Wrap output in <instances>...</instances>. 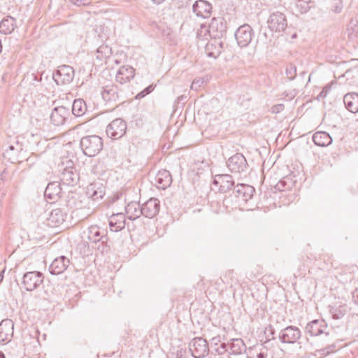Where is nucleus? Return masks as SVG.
<instances>
[{
	"label": "nucleus",
	"instance_id": "obj_6",
	"mask_svg": "<svg viewBox=\"0 0 358 358\" xmlns=\"http://www.w3.org/2000/svg\"><path fill=\"white\" fill-rule=\"evenodd\" d=\"M74 75L75 72L73 67L69 65H62L55 71L52 78L57 85H66L73 81Z\"/></svg>",
	"mask_w": 358,
	"mask_h": 358
},
{
	"label": "nucleus",
	"instance_id": "obj_24",
	"mask_svg": "<svg viewBox=\"0 0 358 358\" xmlns=\"http://www.w3.org/2000/svg\"><path fill=\"white\" fill-rule=\"evenodd\" d=\"M134 69L131 66L125 65L119 69L115 78L117 82L120 84H124L129 82L132 78H134Z\"/></svg>",
	"mask_w": 358,
	"mask_h": 358
},
{
	"label": "nucleus",
	"instance_id": "obj_42",
	"mask_svg": "<svg viewBox=\"0 0 358 358\" xmlns=\"http://www.w3.org/2000/svg\"><path fill=\"white\" fill-rule=\"evenodd\" d=\"M154 90V86L152 85H150L145 87L143 90L138 93L136 96V99H141L143 97H145L146 95L149 94L150 92H152Z\"/></svg>",
	"mask_w": 358,
	"mask_h": 358
},
{
	"label": "nucleus",
	"instance_id": "obj_47",
	"mask_svg": "<svg viewBox=\"0 0 358 358\" xmlns=\"http://www.w3.org/2000/svg\"><path fill=\"white\" fill-rule=\"evenodd\" d=\"M331 90V86L327 85H326L322 91L318 95V98H321V99H324L327 96V93L330 91Z\"/></svg>",
	"mask_w": 358,
	"mask_h": 358
},
{
	"label": "nucleus",
	"instance_id": "obj_54",
	"mask_svg": "<svg viewBox=\"0 0 358 358\" xmlns=\"http://www.w3.org/2000/svg\"><path fill=\"white\" fill-rule=\"evenodd\" d=\"M0 358H6L5 355L1 351H0Z\"/></svg>",
	"mask_w": 358,
	"mask_h": 358
},
{
	"label": "nucleus",
	"instance_id": "obj_32",
	"mask_svg": "<svg viewBox=\"0 0 358 358\" xmlns=\"http://www.w3.org/2000/svg\"><path fill=\"white\" fill-rule=\"evenodd\" d=\"M125 211L127 218L131 220H135L142 215L141 206L139 202H129L125 207Z\"/></svg>",
	"mask_w": 358,
	"mask_h": 358
},
{
	"label": "nucleus",
	"instance_id": "obj_26",
	"mask_svg": "<svg viewBox=\"0 0 358 358\" xmlns=\"http://www.w3.org/2000/svg\"><path fill=\"white\" fill-rule=\"evenodd\" d=\"M125 215L123 213L113 214L109 218V227L111 231L117 232L125 227Z\"/></svg>",
	"mask_w": 358,
	"mask_h": 358
},
{
	"label": "nucleus",
	"instance_id": "obj_46",
	"mask_svg": "<svg viewBox=\"0 0 358 358\" xmlns=\"http://www.w3.org/2000/svg\"><path fill=\"white\" fill-rule=\"evenodd\" d=\"M69 2L78 6H87L91 2V0H68Z\"/></svg>",
	"mask_w": 358,
	"mask_h": 358
},
{
	"label": "nucleus",
	"instance_id": "obj_3",
	"mask_svg": "<svg viewBox=\"0 0 358 358\" xmlns=\"http://www.w3.org/2000/svg\"><path fill=\"white\" fill-rule=\"evenodd\" d=\"M201 29H205V31L209 34V36L214 39H221L224 37L227 33V22L222 17H214L211 23L207 27L202 24Z\"/></svg>",
	"mask_w": 358,
	"mask_h": 358
},
{
	"label": "nucleus",
	"instance_id": "obj_1",
	"mask_svg": "<svg viewBox=\"0 0 358 358\" xmlns=\"http://www.w3.org/2000/svg\"><path fill=\"white\" fill-rule=\"evenodd\" d=\"M87 240L94 245L93 248L97 249L101 253L106 252L109 250L107 243L108 241V236L103 230L101 231L100 228L97 225H92L87 229Z\"/></svg>",
	"mask_w": 358,
	"mask_h": 358
},
{
	"label": "nucleus",
	"instance_id": "obj_55",
	"mask_svg": "<svg viewBox=\"0 0 358 358\" xmlns=\"http://www.w3.org/2000/svg\"><path fill=\"white\" fill-rule=\"evenodd\" d=\"M263 36H264V38H265V39H266V40L268 39V34H267L266 32H264V33L263 34Z\"/></svg>",
	"mask_w": 358,
	"mask_h": 358
},
{
	"label": "nucleus",
	"instance_id": "obj_22",
	"mask_svg": "<svg viewBox=\"0 0 358 358\" xmlns=\"http://www.w3.org/2000/svg\"><path fill=\"white\" fill-rule=\"evenodd\" d=\"M67 213L61 208L53 209L47 218L48 225L51 227L60 226L66 220Z\"/></svg>",
	"mask_w": 358,
	"mask_h": 358
},
{
	"label": "nucleus",
	"instance_id": "obj_35",
	"mask_svg": "<svg viewBox=\"0 0 358 358\" xmlns=\"http://www.w3.org/2000/svg\"><path fill=\"white\" fill-rule=\"evenodd\" d=\"M111 55L112 48L106 44L101 45L96 51V57L101 62L107 59Z\"/></svg>",
	"mask_w": 358,
	"mask_h": 358
},
{
	"label": "nucleus",
	"instance_id": "obj_52",
	"mask_svg": "<svg viewBox=\"0 0 358 358\" xmlns=\"http://www.w3.org/2000/svg\"><path fill=\"white\" fill-rule=\"evenodd\" d=\"M3 273H4V269L3 271H1V272L0 273V282L3 280Z\"/></svg>",
	"mask_w": 358,
	"mask_h": 358
},
{
	"label": "nucleus",
	"instance_id": "obj_15",
	"mask_svg": "<svg viewBox=\"0 0 358 358\" xmlns=\"http://www.w3.org/2000/svg\"><path fill=\"white\" fill-rule=\"evenodd\" d=\"M255 192V189L249 185L238 183L234 185L232 193L239 200L247 202Z\"/></svg>",
	"mask_w": 358,
	"mask_h": 358
},
{
	"label": "nucleus",
	"instance_id": "obj_45",
	"mask_svg": "<svg viewBox=\"0 0 358 358\" xmlns=\"http://www.w3.org/2000/svg\"><path fill=\"white\" fill-rule=\"evenodd\" d=\"M343 7V1L342 0H334V5L332 6V10L336 13H340L342 11Z\"/></svg>",
	"mask_w": 358,
	"mask_h": 358
},
{
	"label": "nucleus",
	"instance_id": "obj_33",
	"mask_svg": "<svg viewBox=\"0 0 358 358\" xmlns=\"http://www.w3.org/2000/svg\"><path fill=\"white\" fill-rule=\"evenodd\" d=\"M17 27L15 19L8 16L3 18L0 22V32L7 35L11 34Z\"/></svg>",
	"mask_w": 358,
	"mask_h": 358
},
{
	"label": "nucleus",
	"instance_id": "obj_53",
	"mask_svg": "<svg viewBox=\"0 0 358 358\" xmlns=\"http://www.w3.org/2000/svg\"><path fill=\"white\" fill-rule=\"evenodd\" d=\"M155 3H157V4H159L160 3H162V1H164V0H152Z\"/></svg>",
	"mask_w": 358,
	"mask_h": 358
},
{
	"label": "nucleus",
	"instance_id": "obj_17",
	"mask_svg": "<svg viewBox=\"0 0 358 358\" xmlns=\"http://www.w3.org/2000/svg\"><path fill=\"white\" fill-rule=\"evenodd\" d=\"M327 327L324 320H313L306 324L305 332L310 336H317L322 334L328 336L329 333L325 331Z\"/></svg>",
	"mask_w": 358,
	"mask_h": 358
},
{
	"label": "nucleus",
	"instance_id": "obj_10",
	"mask_svg": "<svg viewBox=\"0 0 358 358\" xmlns=\"http://www.w3.org/2000/svg\"><path fill=\"white\" fill-rule=\"evenodd\" d=\"M189 348L194 358H203L209 352L208 342L201 337L193 338L189 343Z\"/></svg>",
	"mask_w": 358,
	"mask_h": 358
},
{
	"label": "nucleus",
	"instance_id": "obj_39",
	"mask_svg": "<svg viewBox=\"0 0 358 358\" xmlns=\"http://www.w3.org/2000/svg\"><path fill=\"white\" fill-rule=\"evenodd\" d=\"M311 0H297L296 3V8L300 13H306L312 6Z\"/></svg>",
	"mask_w": 358,
	"mask_h": 358
},
{
	"label": "nucleus",
	"instance_id": "obj_12",
	"mask_svg": "<svg viewBox=\"0 0 358 358\" xmlns=\"http://www.w3.org/2000/svg\"><path fill=\"white\" fill-rule=\"evenodd\" d=\"M301 336V330L295 326H287L282 329L279 334V340L282 343L294 344Z\"/></svg>",
	"mask_w": 358,
	"mask_h": 358
},
{
	"label": "nucleus",
	"instance_id": "obj_2",
	"mask_svg": "<svg viewBox=\"0 0 358 358\" xmlns=\"http://www.w3.org/2000/svg\"><path fill=\"white\" fill-rule=\"evenodd\" d=\"M102 138L97 135L83 136L80 141V147L83 154L87 157H94L103 149Z\"/></svg>",
	"mask_w": 358,
	"mask_h": 358
},
{
	"label": "nucleus",
	"instance_id": "obj_13",
	"mask_svg": "<svg viewBox=\"0 0 358 358\" xmlns=\"http://www.w3.org/2000/svg\"><path fill=\"white\" fill-rule=\"evenodd\" d=\"M106 187L103 180H97L86 187V195L93 201H98L105 195Z\"/></svg>",
	"mask_w": 358,
	"mask_h": 358
},
{
	"label": "nucleus",
	"instance_id": "obj_25",
	"mask_svg": "<svg viewBox=\"0 0 358 358\" xmlns=\"http://www.w3.org/2000/svg\"><path fill=\"white\" fill-rule=\"evenodd\" d=\"M229 353L233 355H240L247 350L246 345L241 338H231L227 341Z\"/></svg>",
	"mask_w": 358,
	"mask_h": 358
},
{
	"label": "nucleus",
	"instance_id": "obj_38",
	"mask_svg": "<svg viewBox=\"0 0 358 358\" xmlns=\"http://www.w3.org/2000/svg\"><path fill=\"white\" fill-rule=\"evenodd\" d=\"M292 185V182L289 178H282L275 184L274 188L279 192H283L291 189Z\"/></svg>",
	"mask_w": 358,
	"mask_h": 358
},
{
	"label": "nucleus",
	"instance_id": "obj_28",
	"mask_svg": "<svg viewBox=\"0 0 358 358\" xmlns=\"http://www.w3.org/2000/svg\"><path fill=\"white\" fill-rule=\"evenodd\" d=\"M223 49V43L220 41L208 42L206 45V54L208 57L216 58L222 52Z\"/></svg>",
	"mask_w": 358,
	"mask_h": 358
},
{
	"label": "nucleus",
	"instance_id": "obj_58",
	"mask_svg": "<svg viewBox=\"0 0 358 358\" xmlns=\"http://www.w3.org/2000/svg\"><path fill=\"white\" fill-rule=\"evenodd\" d=\"M68 205H69V206L72 207V205H71V201H68Z\"/></svg>",
	"mask_w": 358,
	"mask_h": 358
},
{
	"label": "nucleus",
	"instance_id": "obj_27",
	"mask_svg": "<svg viewBox=\"0 0 358 358\" xmlns=\"http://www.w3.org/2000/svg\"><path fill=\"white\" fill-rule=\"evenodd\" d=\"M62 188L58 182H52L48 183L45 192L44 196L50 200H55L61 196Z\"/></svg>",
	"mask_w": 358,
	"mask_h": 358
},
{
	"label": "nucleus",
	"instance_id": "obj_57",
	"mask_svg": "<svg viewBox=\"0 0 358 358\" xmlns=\"http://www.w3.org/2000/svg\"><path fill=\"white\" fill-rule=\"evenodd\" d=\"M250 355H252V356H256L257 357V352H250Z\"/></svg>",
	"mask_w": 358,
	"mask_h": 358
},
{
	"label": "nucleus",
	"instance_id": "obj_4",
	"mask_svg": "<svg viewBox=\"0 0 358 358\" xmlns=\"http://www.w3.org/2000/svg\"><path fill=\"white\" fill-rule=\"evenodd\" d=\"M44 280V275L41 271L26 272L22 276V287L28 292L37 289Z\"/></svg>",
	"mask_w": 358,
	"mask_h": 358
},
{
	"label": "nucleus",
	"instance_id": "obj_19",
	"mask_svg": "<svg viewBox=\"0 0 358 358\" xmlns=\"http://www.w3.org/2000/svg\"><path fill=\"white\" fill-rule=\"evenodd\" d=\"M13 322L10 319L3 320L0 322V342L8 343L13 336Z\"/></svg>",
	"mask_w": 358,
	"mask_h": 358
},
{
	"label": "nucleus",
	"instance_id": "obj_11",
	"mask_svg": "<svg viewBox=\"0 0 358 358\" xmlns=\"http://www.w3.org/2000/svg\"><path fill=\"white\" fill-rule=\"evenodd\" d=\"M127 130V123L121 118L113 120L106 128V134L113 139H118L123 136Z\"/></svg>",
	"mask_w": 358,
	"mask_h": 358
},
{
	"label": "nucleus",
	"instance_id": "obj_43",
	"mask_svg": "<svg viewBox=\"0 0 358 358\" xmlns=\"http://www.w3.org/2000/svg\"><path fill=\"white\" fill-rule=\"evenodd\" d=\"M22 150V148H21V145H18V143H17V147H15L13 145H10L4 152V157H8V159H10V152H18L19 150Z\"/></svg>",
	"mask_w": 358,
	"mask_h": 358
},
{
	"label": "nucleus",
	"instance_id": "obj_37",
	"mask_svg": "<svg viewBox=\"0 0 358 358\" xmlns=\"http://www.w3.org/2000/svg\"><path fill=\"white\" fill-rule=\"evenodd\" d=\"M270 339H268L264 343L257 344L252 348H249V352H257V358H266L267 357V348L265 344L268 343Z\"/></svg>",
	"mask_w": 358,
	"mask_h": 358
},
{
	"label": "nucleus",
	"instance_id": "obj_51",
	"mask_svg": "<svg viewBox=\"0 0 358 358\" xmlns=\"http://www.w3.org/2000/svg\"><path fill=\"white\" fill-rule=\"evenodd\" d=\"M268 329H269V330H270V333H271V335H274V334H275V330L273 329V328L272 325H271V324H270V325H268Z\"/></svg>",
	"mask_w": 358,
	"mask_h": 358
},
{
	"label": "nucleus",
	"instance_id": "obj_29",
	"mask_svg": "<svg viewBox=\"0 0 358 358\" xmlns=\"http://www.w3.org/2000/svg\"><path fill=\"white\" fill-rule=\"evenodd\" d=\"M345 108L351 113L358 112V93L351 92L346 94L343 97Z\"/></svg>",
	"mask_w": 358,
	"mask_h": 358
},
{
	"label": "nucleus",
	"instance_id": "obj_44",
	"mask_svg": "<svg viewBox=\"0 0 358 358\" xmlns=\"http://www.w3.org/2000/svg\"><path fill=\"white\" fill-rule=\"evenodd\" d=\"M204 83L203 78H199L193 80L191 85V89L197 91Z\"/></svg>",
	"mask_w": 358,
	"mask_h": 358
},
{
	"label": "nucleus",
	"instance_id": "obj_9",
	"mask_svg": "<svg viewBox=\"0 0 358 358\" xmlns=\"http://www.w3.org/2000/svg\"><path fill=\"white\" fill-rule=\"evenodd\" d=\"M254 31L248 24L240 26L235 32L237 44L241 48H245L251 43Z\"/></svg>",
	"mask_w": 358,
	"mask_h": 358
},
{
	"label": "nucleus",
	"instance_id": "obj_8",
	"mask_svg": "<svg viewBox=\"0 0 358 358\" xmlns=\"http://www.w3.org/2000/svg\"><path fill=\"white\" fill-rule=\"evenodd\" d=\"M235 185L233 177L229 174H217L214 176L212 189L213 187H218V191L222 193H227L233 190Z\"/></svg>",
	"mask_w": 358,
	"mask_h": 358
},
{
	"label": "nucleus",
	"instance_id": "obj_21",
	"mask_svg": "<svg viewBox=\"0 0 358 358\" xmlns=\"http://www.w3.org/2000/svg\"><path fill=\"white\" fill-rule=\"evenodd\" d=\"M69 263V259L64 255L57 257L49 266L50 273L52 275L61 274L66 270Z\"/></svg>",
	"mask_w": 358,
	"mask_h": 358
},
{
	"label": "nucleus",
	"instance_id": "obj_40",
	"mask_svg": "<svg viewBox=\"0 0 358 358\" xmlns=\"http://www.w3.org/2000/svg\"><path fill=\"white\" fill-rule=\"evenodd\" d=\"M285 74L289 80H293L296 76V67L293 64H288L286 66Z\"/></svg>",
	"mask_w": 358,
	"mask_h": 358
},
{
	"label": "nucleus",
	"instance_id": "obj_14",
	"mask_svg": "<svg viewBox=\"0 0 358 358\" xmlns=\"http://www.w3.org/2000/svg\"><path fill=\"white\" fill-rule=\"evenodd\" d=\"M71 116L69 109L63 106L55 107L50 114V122L55 126L64 125Z\"/></svg>",
	"mask_w": 358,
	"mask_h": 358
},
{
	"label": "nucleus",
	"instance_id": "obj_30",
	"mask_svg": "<svg viewBox=\"0 0 358 358\" xmlns=\"http://www.w3.org/2000/svg\"><path fill=\"white\" fill-rule=\"evenodd\" d=\"M101 95L105 101H116L119 99L118 88L115 85H106L103 88Z\"/></svg>",
	"mask_w": 358,
	"mask_h": 358
},
{
	"label": "nucleus",
	"instance_id": "obj_48",
	"mask_svg": "<svg viewBox=\"0 0 358 358\" xmlns=\"http://www.w3.org/2000/svg\"><path fill=\"white\" fill-rule=\"evenodd\" d=\"M284 109V105L283 104H277L273 106L271 108V111L273 113H278L281 112Z\"/></svg>",
	"mask_w": 358,
	"mask_h": 358
},
{
	"label": "nucleus",
	"instance_id": "obj_18",
	"mask_svg": "<svg viewBox=\"0 0 358 358\" xmlns=\"http://www.w3.org/2000/svg\"><path fill=\"white\" fill-rule=\"evenodd\" d=\"M79 180V173L73 166H66L62 172L60 180L63 185L74 186L78 183Z\"/></svg>",
	"mask_w": 358,
	"mask_h": 358
},
{
	"label": "nucleus",
	"instance_id": "obj_50",
	"mask_svg": "<svg viewBox=\"0 0 358 358\" xmlns=\"http://www.w3.org/2000/svg\"><path fill=\"white\" fill-rule=\"evenodd\" d=\"M352 299L354 301L358 304V289H356L352 292Z\"/></svg>",
	"mask_w": 358,
	"mask_h": 358
},
{
	"label": "nucleus",
	"instance_id": "obj_5",
	"mask_svg": "<svg viewBox=\"0 0 358 358\" xmlns=\"http://www.w3.org/2000/svg\"><path fill=\"white\" fill-rule=\"evenodd\" d=\"M267 25L268 28L273 32L280 33L284 31L287 27L286 15L280 11L271 13L267 20Z\"/></svg>",
	"mask_w": 358,
	"mask_h": 358
},
{
	"label": "nucleus",
	"instance_id": "obj_23",
	"mask_svg": "<svg viewBox=\"0 0 358 358\" xmlns=\"http://www.w3.org/2000/svg\"><path fill=\"white\" fill-rule=\"evenodd\" d=\"M155 182L158 189H166L171 185L172 176L169 171L162 169L156 174Z\"/></svg>",
	"mask_w": 358,
	"mask_h": 358
},
{
	"label": "nucleus",
	"instance_id": "obj_7",
	"mask_svg": "<svg viewBox=\"0 0 358 358\" xmlns=\"http://www.w3.org/2000/svg\"><path fill=\"white\" fill-rule=\"evenodd\" d=\"M227 166L231 173H245L248 169V164L245 156L239 152L232 155L227 162Z\"/></svg>",
	"mask_w": 358,
	"mask_h": 358
},
{
	"label": "nucleus",
	"instance_id": "obj_49",
	"mask_svg": "<svg viewBox=\"0 0 358 358\" xmlns=\"http://www.w3.org/2000/svg\"><path fill=\"white\" fill-rule=\"evenodd\" d=\"M221 342V338L220 336H215L211 339V345H217Z\"/></svg>",
	"mask_w": 358,
	"mask_h": 358
},
{
	"label": "nucleus",
	"instance_id": "obj_31",
	"mask_svg": "<svg viewBox=\"0 0 358 358\" xmlns=\"http://www.w3.org/2000/svg\"><path fill=\"white\" fill-rule=\"evenodd\" d=\"M314 143L320 147H327L332 143L331 136L326 131H317L313 136Z\"/></svg>",
	"mask_w": 358,
	"mask_h": 358
},
{
	"label": "nucleus",
	"instance_id": "obj_56",
	"mask_svg": "<svg viewBox=\"0 0 358 358\" xmlns=\"http://www.w3.org/2000/svg\"><path fill=\"white\" fill-rule=\"evenodd\" d=\"M323 353L322 354H328L329 352L327 350V348L322 350Z\"/></svg>",
	"mask_w": 358,
	"mask_h": 358
},
{
	"label": "nucleus",
	"instance_id": "obj_34",
	"mask_svg": "<svg viewBox=\"0 0 358 358\" xmlns=\"http://www.w3.org/2000/svg\"><path fill=\"white\" fill-rule=\"evenodd\" d=\"M87 106L85 102L80 99L74 100L72 104L71 113L76 117H80L85 113Z\"/></svg>",
	"mask_w": 358,
	"mask_h": 358
},
{
	"label": "nucleus",
	"instance_id": "obj_36",
	"mask_svg": "<svg viewBox=\"0 0 358 358\" xmlns=\"http://www.w3.org/2000/svg\"><path fill=\"white\" fill-rule=\"evenodd\" d=\"M347 306H329V313L334 320L341 319L347 313Z\"/></svg>",
	"mask_w": 358,
	"mask_h": 358
},
{
	"label": "nucleus",
	"instance_id": "obj_16",
	"mask_svg": "<svg viewBox=\"0 0 358 358\" xmlns=\"http://www.w3.org/2000/svg\"><path fill=\"white\" fill-rule=\"evenodd\" d=\"M160 209V201L157 198H150L141 206L142 215L147 218L155 217Z\"/></svg>",
	"mask_w": 358,
	"mask_h": 358
},
{
	"label": "nucleus",
	"instance_id": "obj_20",
	"mask_svg": "<svg viewBox=\"0 0 358 358\" xmlns=\"http://www.w3.org/2000/svg\"><path fill=\"white\" fill-rule=\"evenodd\" d=\"M193 12L197 17L208 18L212 13V6L207 1H196L192 6Z\"/></svg>",
	"mask_w": 358,
	"mask_h": 358
},
{
	"label": "nucleus",
	"instance_id": "obj_41",
	"mask_svg": "<svg viewBox=\"0 0 358 358\" xmlns=\"http://www.w3.org/2000/svg\"><path fill=\"white\" fill-rule=\"evenodd\" d=\"M215 351L220 355H224L225 352H229V344L228 343H221L219 346L215 348Z\"/></svg>",
	"mask_w": 358,
	"mask_h": 358
}]
</instances>
